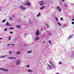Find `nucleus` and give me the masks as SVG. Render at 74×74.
Segmentation results:
<instances>
[{"mask_svg":"<svg viewBox=\"0 0 74 74\" xmlns=\"http://www.w3.org/2000/svg\"><path fill=\"white\" fill-rule=\"evenodd\" d=\"M39 4H40V5L41 6L43 5L44 4V1H40L38 2Z\"/></svg>","mask_w":74,"mask_h":74,"instance_id":"nucleus-1","label":"nucleus"},{"mask_svg":"<svg viewBox=\"0 0 74 74\" xmlns=\"http://www.w3.org/2000/svg\"><path fill=\"white\" fill-rule=\"evenodd\" d=\"M29 1H27V3H25L24 4V5H28V6H30V5H31V3H29Z\"/></svg>","mask_w":74,"mask_h":74,"instance_id":"nucleus-2","label":"nucleus"},{"mask_svg":"<svg viewBox=\"0 0 74 74\" xmlns=\"http://www.w3.org/2000/svg\"><path fill=\"white\" fill-rule=\"evenodd\" d=\"M0 70H2V71H8V70L3 68H0Z\"/></svg>","mask_w":74,"mask_h":74,"instance_id":"nucleus-3","label":"nucleus"},{"mask_svg":"<svg viewBox=\"0 0 74 74\" xmlns=\"http://www.w3.org/2000/svg\"><path fill=\"white\" fill-rule=\"evenodd\" d=\"M21 60H17L16 64L17 65H19V64H21Z\"/></svg>","mask_w":74,"mask_h":74,"instance_id":"nucleus-4","label":"nucleus"},{"mask_svg":"<svg viewBox=\"0 0 74 74\" xmlns=\"http://www.w3.org/2000/svg\"><path fill=\"white\" fill-rule=\"evenodd\" d=\"M20 8H21L23 10H25L26 9V8L24 7L23 6H21L20 7Z\"/></svg>","mask_w":74,"mask_h":74,"instance_id":"nucleus-5","label":"nucleus"},{"mask_svg":"<svg viewBox=\"0 0 74 74\" xmlns=\"http://www.w3.org/2000/svg\"><path fill=\"white\" fill-rule=\"evenodd\" d=\"M39 31L38 29L37 30L36 32V36L37 37H38V35L40 34V33H38Z\"/></svg>","mask_w":74,"mask_h":74,"instance_id":"nucleus-6","label":"nucleus"},{"mask_svg":"<svg viewBox=\"0 0 74 74\" xmlns=\"http://www.w3.org/2000/svg\"><path fill=\"white\" fill-rule=\"evenodd\" d=\"M49 63L50 64L52 65V67L53 68L55 67V65L52 63L51 62V61H49Z\"/></svg>","mask_w":74,"mask_h":74,"instance_id":"nucleus-7","label":"nucleus"},{"mask_svg":"<svg viewBox=\"0 0 74 74\" xmlns=\"http://www.w3.org/2000/svg\"><path fill=\"white\" fill-rule=\"evenodd\" d=\"M8 56L7 55H6L5 56H0V58H5V57H7Z\"/></svg>","mask_w":74,"mask_h":74,"instance_id":"nucleus-8","label":"nucleus"},{"mask_svg":"<svg viewBox=\"0 0 74 74\" xmlns=\"http://www.w3.org/2000/svg\"><path fill=\"white\" fill-rule=\"evenodd\" d=\"M47 65L49 67V68H50V70H51V69H52V68L51 66V65H50L49 64H47Z\"/></svg>","mask_w":74,"mask_h":74,"instance_id":"nucleus-9","label":"nucleus"},{"mask_svg":"<svg viewBox=\"0 0 74 74\" xmlns=\"http://www.w3.org/2000/svg\"><path fill=\"white\" fill-rule=\"evenodd\" d=\"M45 8V6H44L40 8V10H42L43 9H44V8Z\"/></svg>","mask_w":74,"mask_h":74,"instance_id":"nucleus-10","label":"nucleus"},{"mask_svg":"<svg viewBox=\"0 0 74 74\" xmlns=\"http://www.w3.org/2000/svg\"><path fill=\"white\" fill-rule=\"evenodd\" d=\"M73 37V35H71L68 38V40H69V39H70L71 38V37Z\"/></svg>","mask_w":74,"mask_h":74,"instance_id":"nucleus-11","label":"nucleus"},{"mask_svg":"<svg viewBox=\"0 0 74 74\" xmlns=\"http://www.w3.org/2000/svg\"><path fill=\"white\" fill-rule=\"evenodd\" d=\"M9 58L10 59H15V58H14L13 57H9Z\"/></svg>","mask_w":74,"mask_h":74,"instance_id":"nucleus-12","label":"nucleus"},{"mask_svg":"<svg viewBox=\"0 0 74 74\" xmlns=\"http://www.w3.org/2000/svg\"><path fill=\"white\" fill-rule=\"evenodd\" d=\"M39 38L38 37H36L35 38V40L36 41H37V40H39Z\"/></svg>","mask_w":74,"mask_h":74,"instance_id":"nucleus-13","label":"nucleus"},{"mask_svg":"<svg viewBox=\"0 0 74 74\" xmlns=\"http://www.w3.org/2000/svg\"><path fill=\"white\" fill-rule=\"evenodd\" d=\"M16 27L17 28H19V29H21V26L19 25H17Z\"/></svg>","mask_w":74,"mask_h":74,"instance_id":"nucleus-14","label":"nucleus"},{"mask_svg":"<svg viewBox=\"0 0 74 74\" xmlns=\"http://www.w3.org/2000/svg\"><path fill=\"white\" fill-rule=\"evenodd\" d=\"M41 15V14H40V13H39L37 15V17H38L39 16H40Z\"/></svg>","mask_w":74,"mask_h":74,"instance_id":"nucleus-15","label":"nucleus"},{"mask_svg":"<svg viewBox=\"0 0 74 74\" xmlns=\"http://www.w3.org/2000/svg\"><path fill=\"white\" fill-rule=\"evenodd\" d=\"M10 45H12V46H14V44H8L7 45V46H10Z\"/></svg>","mask_w":74,"mask_h":74,"instance_id":"nucleus-16","label":"nucleus"},{"mask_svg":"<svg viewBox=\"0 0 74 74\" xmlns=\"http://www.w3.org/2000/svg\"><path fill=\"white\" fill-rule=\"evenodd\" d=\"M18 39V38L16 37L14 39V41H16V40Z\"/></svg>","mask_w":74,"mask_h":74,"instance_id":"nucleus-17","label":"nucleus"},{"mask_svg":"<svg viewBox=\"0 0 74 74\" xmlns=\"http://www.w3.org/2000/svg\"><path fill=\"white\" fill-rule=\"evenodd\" d=\"M16 54L17 55H19L20 54V51H17Z\"/></svg>","mask_w":74,"mask_h":74,"instance_id":"nucleus-18","label":"nucleus"},{"mask_svg":"<svg viewBox=\"0 0 74 74\" xmlns=\"http://www.w3.org/2000/svg\"><path fill=\"white\" fill-rule=\"evenodd\" d=\"M28 72H32L33 71L30 69H29L28 70Z\"/></svg>","mask_w":74,"mask_h":74,"instance_id":"nucleus-19","label":"nucleus"},{"mask_svg":"<svg viewBox=\"0 0 74 74\" xmlns=\"http://www.w3.org/2000/svg\"><path fill=\"white\" fill-rule=\"evenodd\" d=\"M5 21H6V19H5L2 21V23H4V22H5Z\"/></svg>","mask_w":74,"mask_h":74,"instance_id":"nucleus-20","label":"nucleus"},{"mask_svg":"<svg viewBox=\"0 0 74 74\" xmlns=\"http://www.w3.org/2000/svg\"><path fill=\"white\" fill-rule=\"evenodd\" d=\"M58 24L60 26L62 25V24L60 23H58Z\"/></svg>","mask_w":74,"mask_h":74,"instance_id":"nucleus-21","label":"nucleus"},{"mask_svg":"<svg viewBox=\"0 0 74 74\" xmlns=\"http://www.w3.org/2000/svg\"><path fill=\"white\" fill-rule=\"evenodd\" d=\"M45 25L48 28H49V27L48 26V25H47V24H46Z\"/></svg>","mask_w":74,"mask_h":74,"instance_id":"nucleus-22","label":"nucleus"},{"mask_svg":"<svg viewBox=\"0 0 74 74\" xmlns=\"http://www.w3.org/2000/svg\"><path fill=\"white\" fill-rule=\"evenodd\" d=\"M9 30H11V29H14V28L13 27H11L10 28H9Z\"/></svg>","mask_w":74,"mask_h":74,"instance_id":"nucleus-23","label":"nucleus"},{"mask_svg":"<svg viewBox=\"0 0 74 74\" xmlns=\"http://www.w3.org/2000/svg\"><path fill=\"white\" fill-rule=\"evenodd\" d=\"M59 8H60V7L59 6L57 7V10H59Z\"/></svg>","mask_w":74,"mask_h":74,"instance_id":"nucleus-24","label":"nucleus"},{"mask_svg":"<svg viewBox=\"0 0 74 74\" xmlns=\"http://www.w3.org/2000/svg\"><path fill=\"white\" fill-rule=\"evenodd\" d=\"M10 25V23H6L5 24V25H6V26H8V25Z\"/></svg>","mask_w":74,"mask_h":74,"instance_id":"nucleus-25","label":"nucleus"},{"mask_svg":"<svg viewBox=\"0 0 74 74\" xmlns=\"http://www.w3.org/2000/svg\"><path fill=\"white\" fill-rule=\"evenodd\" d=\"M9 19L10 20H13V19L11 18V17H10Z\"/></svg>","mask_w":74,"mask_h":74,"instance_id":"nucleus-26","label":"nucleus"},{"mask_svg":"<svg viewBox=\"0 0 74 74\" xmlns=\"http://www.w3.org/2000/svg\"><path fill=\"white\" fill-rule=\"evenodd\" d=\"M28 53H32V51H28L27 52Z\"/></svg>","mask_w":74,"mask_h":74,"instance_id":"nucleus-27","label":"nucleus"},{"mask_svg":"<svg viewBox=\"0 0 74 74\" xmlns=\"http://www.w3.org/2000/svg\"><path fill=\"white\" fill-rule=\"evenodd\" d=\"M49 44H51V40H49Z\"/></svg>","mask_w":74,"mask_h":74,"instance_id":"nucleus-28","label":"nucleus"},{"mask_svg":"<svg viewBox=\"0 0 74 74\" xmlns=\"http://www.w3.org/2000/svg\"><path fill=\"white\" fill-rule=\"evenodd\" d=\"M8 30L7 29L5 28L4 29V31H7Z\"/></svg>","mask_w":74,"mask_h":74,"instance_id":"nucleus-29","label":"nucleus"},{"mask_svg":"<svg viewBox=\"0 0 74 74\" xmlns=\"http://www.w3.org/2000/svg\"><path fill=\"white\" fill-rule=\"evenodd\" d=\"M9 33H10V34H12L13 33V32H10Z\"/></svg>","mask_w":74,"mask_h":74,"instance_id":"nucleus-30","label":"nucleus"},{"mask_svg":"<svg viewBox=\"0 0 74 74\" xmlns=\"http://www.w3.org/2000/svg\"><path fill=\"white\" fill-rule=\"evenodd\" d=\"M56 19L57 21H58V18H57V17H56Z\"/></svg>","mask_w":74,"mask_h":74,"instance_id":"nucleus-31","label":"nucleus"},{"mask_svg":"<svg viewBox=\"0 0 74 74\" xmlns=\"http://www.w3.org/2000/svg\"><path fill=\"white\" fill-rule=\"evenodd\" d=\"M74 22H72L71 23V24L72 25H74Z\"/></svg>","mask_w":74,"mask_h":74,"instance_id":"nucleus-32","label":"nucleus"},{"mask_svg":"<svg viewBox=\"0 0 74 74\" xmlns=\"http://www.w3.org/2000/svg\"><path fill=\"white\" fill-rule=\"evenodd\" d=\"M59 64H62V63L61 62H60L59 63Z\"/></svg>","mask_w":74,"mask_h":74,"instance_id":"nucleus-33","label":"nucleus"},{"mask_svg":"<svg viewBox=\"0 0 74 74\" xmlns=\"http://www.w3.org/2000/svg\"><path fill=\"white\" fill-rule=\"evenodd\" d=\"M60 20L61 21H62L63 20V18L62 17L60 18Z\"/></svg>","mask_w":74,"mask_h":74,"instance_id":"nucleus-34","label":"nucleus"},{"mask_svg":"<svg viewBox=\"0 0 74 74\" xmlns=\"http://www.w3.org/2000/svg\"><path fill=\"white\" fill-rule=\"evenodd\" d=\"M28 35V34H25V37H26V35Z\"/></svg>","mask_w":74,"mask_h":74,"instance_id":"nucleus-35","label":"nucleus"},{"mask_svg":"<svg viewBox=\"0 0 74 74\" xmlns=\"http://www.w3.org/2000/svg\"><path fill=\"white\" fill-rule=\"evenodd\" d=\"M61 10H62V9H60L59 10V12H60L61 11Z\"/></svg>","mask_w":74,"mask_h":74,"instance_id":"nucleus-36","label":"nucleus"},{"mask_svg":"<svg viewBox=\"0 0 74 74\" xmlns=\"http://www.w3.org/2000/svg\"><path fill=\"white\" fill-rule=\"evenodd\" d=\"M52 35V34H51V33H50L49 34V35L50 36H51V35Z\"/></svg>","mask_w":74,"mask_h":74,"instance_id":"nucleus-37","label":"nucleus"},{"mask_svg":"<svg viewBox=\"0 0 74 74\" xmlns=\"http://www.w3.org/2000/svg\"><path fill=\"white\" fill-rule=\"evenodd\" d=\"M64 26H65V27H66V26H67V25H64Z\"/></svg>","mask_w":74,"mask_h":74,"instance_id":"nucleus-38","label":"nucleus"},{"mask_svg":"<svg viewBox=\"0 0 74 74\" xmlns=\"http://www.w3.org/2000/svg\"><path fill=\"white\" fill-rule=\"evenodd\" d=\"M26 67H29V65H28L26 66Z\"/></svg>","mask_w":74,"mask_h":74,"instance_id":"nucleus-39","label":"nucleus"},{"mask_svg":"<svg viewBox=\"0 0 74 74\" xmlns=\"http://www.w3.org/2000/svg\"><path fill=\"white\" fill-rule=\"evenodd\" d=\"M9 53H10V54H11V53H12V52H11V51H9Z\"/></svg>","mask_w":74,"mask_h":74,"instance_id":"nucleus-40","label":"nucleus"},{"mask_svg":"<svg viewBox=\"0 0 74 74\" xmlns=\"http://www.w3.org/2000/svg\"><path fill=\"white\" fill-rule=\"evenodd\" d=\"M45 43V41H44L42 42V44H44Z\"/></svg>","mask_w":74,"mask_h":74,"instance_id":"nucleus-41","label":"nucleus"},{"mask_svg":"<svg viewBox=\"0 0 74 74\" xmlns=\"http://www.w3.org/2000/svg\"><path fill=\"white\" fill-rule=\"evenodd\" d=\"M12 16L13 18H15V16L14 15H13Z\"/></svg>","mask_w":74,"mask_h":74,"instance_id":"nucleus-42","label":"nucleus"},{"mask_svg":"<svg viewBox=\"0 0 74 74\" xmlns=\"http://www.w3.org/2000/svg\"><path fill=\"white\" fill-rule=\"evenodd\" d=\"M65 7H67L66 5V4L65 5Z\"/></svg>","mask_w":74,"mask_h":74,"instance_id":"nucleus-43","label":"nucleus"},{"mask_svg":"<svg viewBox=\"0 0 74 74\" xmlns=\"http://www.w3.org/2000/svg\"><path fill=\"white\" fill-rule=\"evenodd\" d=\"M29 22H30V23H31V21L29 20Z\"/></svg>","mask_w":74,"mask_h":74,"instance_id":"nucleus-44","label":"nucleus"},{"mask_svg":"<svg viewBox=\"0 0 74 74\" xmlns=\"http://www.w3.org/2000/svg\"><path fill=\"white\" fill-rule=\"evenodd\" d=\"M65 0H62V1L64 2V1Z\"/></svg>","mask_w":74,"mask_h":74,"instance_id":"nucleus-45","label":"nucleus"},{"mask_svg":"<svg viewBox=\"0 0 74 74\" xmlns=\"http://www.w3.org/2000/svg\"><path fill=\"white\" fill-rule=\"evenodd\" d=\"M11 36H9V37H8V38H11Z\"/></svg>","mask_w":74,"mask_h":74,"instance_id":"nucleus-46","label":"nucleus"},{"mask_svg":"<svg viewBox=\"0 0 74 74\" xmlns=\"http://www.w3.org/2000/svg\"><path fill=\"white\" fill-rule=\"evenodd\" d=\"M72 21H74V19H72Z\"/></svg>","mask_w":74,"mask_h":74,"instance_id":"nucleus-47","label":"nucleus"},{"mask_svg":"<svg viewBox=\"0 0 74 74\" xmlns=\"http://www.w3.org/2000/svg\"><path fill=\"white\" fill-rule=\"evenodd\" d=\"M0 40H2V38H0Z\"/></svg>","mask_w":74,"mask_h":74,"instance_id":"nucleus-48","label":"nucleus"},{"mask_svg":"<svg viewBox=\"0 0 74 74\" xmlns=\"http://www.w3.org/2000/svg\"><path fill=\"white\" fill-rule=\"evenodd\" d=\"M11 40V39H10V38H9L8 39V40Z\"/></svg>","mask_w":74,"mask_h":74,"instance_id":"nucleus-49","label":"nucleus"},{"mask_svg":"<svg viewBox=\"0 0 74 74\" xmlns=\"http://www.w3.org/2000/svg\"><path fill=\"white\" fill-rule=\"evenodd\" d=\"M6 23H8V22H7Z\"/></svg>","mask_w":74,"mask_h":74,"instance_id":"nucleus-50","label":"nucleus"},{"mask_svg":"<svg viewBox=\"0 0 74 74\" xmlns=\"http://www.w3.org/2000/svg\"><path fill=\"white\" fill-rule=\"evenodd\" d=\"M0 11H1V8H0Z\"/></svg>","mask_w":74,"mask_h":74,"instance_id":"nucleus-51","label":"nucleus"},{"mask_svg":"<svg viewBox=\"0 0 74 74\" xmlns=\"http://www.w3.org/2000/svg\"><path fill=\"white\" fill-rule=\"evenodd\" d=\"M9 26H11V25H9Z\"/></svg>","mask_w":74,"mask_h":74,"instance_id":"nucleus-52","label":"nucleus"},{"mask_svg":"<svg viewBox=\"0 0 74 74\" xmlns=\"http://www.w3.org/2000/svg\"><path fill=\"white\" fill-rule=\"evenodd\" d=\"M26 45H24V46H26Z\"/></svg>","mask_w":74,"mask_h":74,"instance_id":"nucleus-53","label":"nucleus"},{"mask_svg":"<svg viewBox=\"0 0 74 74\" xmlns=\"http://www.w3.org/2000/svg\"><path fill=\"white\" fill-rule=\"evenodd\" d=\"M43 30V29H42V30Z\"/></svg>","mask_w":74,"mask_h":74,"instance_id":"nucleus-54","label":"nucleus"},{"mask_svg":"<svg viewBox=\"0 0 74 74\" xmlns=\"http://www.w3.org/2000/svg\"><path fill=\"white\" fill-rule=\"evenodd\" d=\"M0 42H1V41H0Z\"/></svg>","mask_w":74,"mask_h":74,"instance_id":"nucleus-55","label":"nucleus"},{"mask_svg":"<svg viewBox=\"0 0 74 74\" xmlns=\"http://www.w3.org/2000/svg\"><path fill=\"white\" fill-rule=\"evenodd\" d=\"M1 65V64H0V66Z\"/></svg>","mask_w":74,"mask_h":74,"instance_id":"nucleus-56","label":"nucleus"},{"mask_svg":"<svg viewBox=\"0 0 74 74\" xmlns=\"http://www.w3.org/2000/svg\"><path fill=\"white\" fill-rule=\"evenodd\" d=\"M10 55H11V54H10Z\"/></svg>","mask_w":74,"mask_h":74,"instance_id":"nucleus-57","label":"nucleus"}]
</instances>
